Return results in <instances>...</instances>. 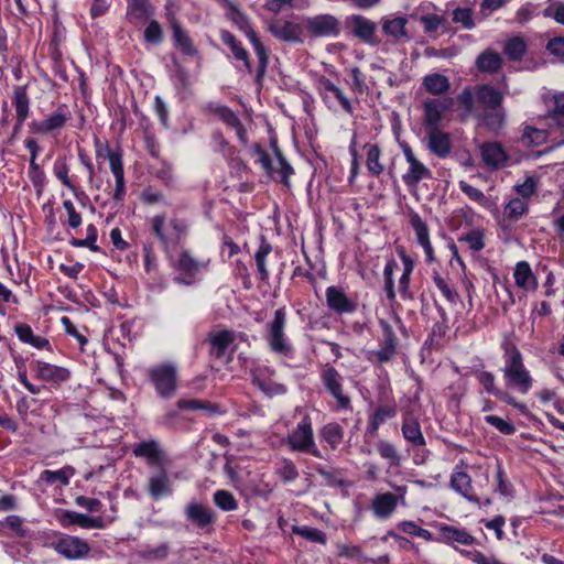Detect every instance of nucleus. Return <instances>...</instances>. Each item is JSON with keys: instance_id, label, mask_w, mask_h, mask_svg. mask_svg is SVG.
Listing matches in <instances>:
<instances>
[{"instance_id": "nucleus-5", "label": "nucleus", "mask_w": 564, "mask_h": 564, "mask_svg": "<svg viewBox=\"0 0 564 564\" xmlns=\"http://www.w3.org/2000/svg\"><path fill=\"white\" fill-rule=\"evenodd\" d=\"M288 313L285 306L274 311L273 318L267 324L265 340L271 352L286 359L295 357V347L286 335Z\"/></svg>"}, {"instance_id": "nucleus-45", "label": "nucleus", "mask_w": 564, "mask_h": 564, "mask_svg": "<svg viewBox=\"0 0 564 564\" xmlns=\"http://www.w3.org/2000/svg\"><path fill=\"white\" fill-rule=\"evenodd\" d=\"M475 65L480 73L496 74L502 68V58L497 52L487 48L477 56Z\"/></svg>"}, {"instance_id": "nucleus-25", "label": "nucleus", "mask_w": 564, "mask_h": 564, "mask_svg": "<svg viewBox=\"0 0 564 564\" xmlns=\"http://www.w3.org/2000/svg\"><path fill=\"white\" fill-rule=\"evenodd\" d=\"M29 369L35 378L47 382L61 383L69 378V371L66 368L37 359L29 360Z\"/></svg>"}, {"instance_id": "nucleus-8", "label": "nucleus", "mask_w": 564, "mask_h": 564, "mask_svg": "<svg viewBox=\"0 0 564 564\" xmlns=\"http://www.w3.org/2000/svg\"><path fill=\"white\" fill-rule=\"evenodd\" d=\"M291 451L310 454L316 458H324L314 440L312 419L308 414L302 416L297 425L286 437Z\"/></svg>"}, {"instance_id": "nucleus-1", "label": "nucleus", "mask_w": 564, "mask_h": 564, "mask_svg": "<svg viewBox=\"0 0 564 564\" xmlns=\"http://www.w3.org/2000/svg\"><path fill=\"white\" fill-rule=\"evenodd\" d=\"M220 6L228 20L232 22L248 39L257 56L254 84L262 88L267 69L270 63V50L264 45L258 32L251 26L248 15L231 0H220Z\"/></svg>"}, {"instance_id": "nucleus-16", "label": "nucleus", "mask_w": 564, "mask_h": 564, "mask_svg": "<svg viewBox=\"0 0 564 564\" xmlns=\"http://www.w3.org/2000/svg\"><path fill=\"white\" fill-rule=\"evenodd\" d=\"M345 28L360 42L377 45V23L361 14H351L345 19Z\"/></svg>"}, {"instance_id": "nucleus-44", "label": "nucleus", "mask_w": 564, "mask_h": 564, "mask_svg": "<svg viewBox=\"0 0 564 564\" xmlns=\"http://www.w3.org/2000/svg\"><path fill=\"white\" fill-rule=\"evenodd\" d=\"M93 142L97 162L107 159L109 161L110 169H112V163L115 161L123 163V151L121 148L112 150L109 145L108 140H101L98 135H94Z\"/></svg>"}, {"instance_id": "nucleus-50", "label": "nucleus", "mask_w": 564, "mask_h": 564, "mask_svg": "<svg viewBox=\"0 0 564 564\" xmlns=\"http://www.w3.org/2000/svg\"><path fill=\"white\" fill-rule=\"evenodd\" d=\"M127 14L131 21L143 23L153 14L149 0H128Z\"/></svg>"}, {"instance_id": "nucleus-40", "label": "nucleus", "mask_w": 564, "mask_h": 564, "mask_svg": "<svg viewBox=\"0 0 564 564\" xmlns=\"http://www.w3.org/2000/svg\"><path fill=\"white\" fill-rule=\"evenodd\" d=\"M133 455L135 457H143L150 466H162L163 455L162 449L156 441H142L133 447Z\"/></svg>"}, {"instance_id": "nucleus-24", "label": "nucleus", "mask_w": 564, "mask_h": 564, "mask_svg": "<svg viewBox=\"0 0 564 564\" xmlns=\"http://www.w3.org/2000/svg\"><path fill=\"white\" fill-rule=\"evenodd\" d=\"M479 150L484 164L491 170H500L510 161L509 153L498 141L484 142Z\"/></svg>"}, {"instance_id": "nucleus-19", "label": "nucleus", "mask_w": 564, "mask_h": 564, "mask_svg": "<svg viewBox=\"0 0 564 564\" xmlns=\"http://www.w3.org/2000/svg\"><path fill=\"white\" fill-rule=\"evenodd\" d=\"M403 153L409 169L402 175V181L408 188H415L421 181L432 177L431 170L415 158L410 145H403Z\"/></svg>"}, {"instance_id": "nucleus-63", "label": "nucleus", "mask_w": 564, "mask_h": 564, "mask_svg": "<svg viewBox=\"0 0 564 564\" xmlns=\"http://www.w3.org/2000/svg\"><path fill=\"white\" fill-rule=\"evenodd\" d=\"M213 501L221 511L225 512L238 509V500L230 491L225 489L216 490L213 495Z\"/></svg>"}, {"instance_id": "nucleus-10", "label": "nucleus", "mask_w": 564, "mask_h": 564, "mask_svg": "<svg viewBox=\"0 0 564 564\" xmlns=\"http://www.w3.org/2000/svg\"><path fill=\"white\" fill-rule=\"evenodd\" d=\"M484 367V364L481 362L479 367L471 368V375L477 379L478 383L481 386L484 391L488 393L489 395L495 397L500 402L512 406L517 411H519L523 415L529 414V409L527 404L519 402L512 394H510L508 391L499 388L497 386V379L496 376L491 371L481 370L480 368Z\"/></svg>"}, {"instance_id": "nucleus-2", "label": "nucleus", "mask_w": 564, "mask_h": 564, "mask_svg": "<svg viewBox=\"0 0 564 564\" xmlns=\"http://www.w3.org/2000/svg\"><path fill=\"white\" fill-rule=\"evenodd\" d=\"M149 232L159 242L166 257L171 258L185 240L188 234V223L185 219L173 217L166 224V216L161 213L149 219Z\"/></svg>"}, {"instance_id": "nucleus-58", "label": "nucleus", "mask_w": 564, "mask_h": 564, "mask_svg": "<svg viewBox=\"0 0 564 564\" xmlns=\"http://www.w3.org/2000/svg\"><path fill=\"white\" fill-rule=\"evenodd\" d=\"M315 471L323 478L325 485L330 488H344L346 487V481L341 477V473L339 469L333 467H326L322 465H316L314 467Z\"/></svg>"}, {"instance_id": "nucleus-61", "label": "nucleus", "mask_w": 564, "mask_h": 564, "mask_svg": "<svg viewBox=\"0 0 564 564\" xmlns=\"http://www.w3.org/2000/svg\"><path fill=\"white\" fill-rule=\"evenodd\" d=\"M249 153L251 156H256V164H259L267 175L273 177V165L272 160L265 149L258 142L253 143L249 148Z\"/></svg>"}, {"instance_id": "nucleus-14", "label": "nucleus", "mask_w": 564, "mask_h": 564, "mask_svg": "<svg viewBox=\"0 0 564 564\" xmlns=\"http://www.w3.org/2000/svg\"><path fill=\"white\" fill-rule=\"evenodd\" d=\"M209 261H202L195 259L189 250H182L177 260L174 263V269L180 273L175 281L186 285H191L196 281V278L208 268Z\"/></svg>"}, {"instance_id": "nucleus-13", "label": "nucleus", "mask_w": 564, "mask_h": 564, "mask_svg": "<svg viewBox=\"0 0 564 564\" xmlns=\"http://www.w3.org/2000/svg\"><path fill=\"white\" fill-rule=\"evenodd\" d=\"M203 111L206 113L214 115L219 121H221L227 128L235 130L236 135L239 142L247 147L248 144V132L242 123L239 116L226 105H220L218 102H207L203 107Z\"/></svg>"}, {"instance_id": "nucleus-31", "label": "nucleus", "mask_w": 564, "mask_h": 564, "mask_svg": "<svg viewBox=\"0 0 564 564\" xmlns=\"http://www.w3.org/2000/svg\"><path fill=\"white\" fill-rule=\"evenodd\" d=\"M427 148L440 159H446L453 149L451 134L441 129L426 131Z\"/></svg>"}, {"instance_id": "nucleus-64", "label": "nucleus", "mask_w": 564, "mask_h": 564, "mask_svg": "<svg viewBox=\"0 0 564 564\" xmlns=\"http://www.w3.org/2000/svg\"><path fill=\"white\" fill-rule=\"evenodd\" d=\"M459 242H465L474 252H479L485 248V234L480 229H471L458 237Z\"/></svg>"}, {"instance_id": "nucleus-9", "label": "nucleus", "mask_w": 564, "mask_h": 564, "mask_svg": "<svg viewBox=\"0 0 564 564\" xmlns=\"http://www.w3.org/2000/svg\"><path fill=\"white\" fill-rule=\"evenodd\" d=\"M55 536L51 542H46L45 546L53 549L62 557L76 561L86 558L91 547L89 543L76 535H69L61 532H51Z\"/></svg>"}, {"instance_id": "nucleus-37", "label": "nucleus", "mask_w": 564, "mask_h": 564, "mask_svg": "<svg viewBox=\"0 0 564 564\" xmlns=\"http://www.w3.org/2000/svg\"><path fill=\"white\" fill-rule=\"evenodd\" d=\"M345 430L338 422H328L318 430V437L326 448L336 451L343 443Z\"/></svg>"}, {"instance_id": "nucleus-12", "label": "nucleus", "mask_w": 564, "mask_h": 564, "mask_svg": "<svg viewBox=\"0 0 564 564\" xmlns=\"http://www.w3.org/2000/svg\"><path fill=\"white\" fill-rule=\"evenodd\" d=\"M304 29L314 39H335L341 33V23L335 15L323 13L304 19Z\"/></svg>"}, {"instance_id": "nucleus-34", "label": "nucleus", "mask_w": 564, "mask_h": 564, "mask_svg": "<svg viewBox=\"0 0 564 564\" xmlns=\"http://www.w3.org/2000/svg\"><path fill=\"white\" fill-rule=\"evenodd\" d=\"M401 432L403 438L410 444L413 451L420 449L426 445L421 424L416 417L411 415L403 416Z\"/></svg>"}, {"instance_id": "nucleus-54", "label": "nucleus", "mask_w": 564, "mask_h": 564, "mask_svg": "<svg viewBox=\"0 0 564 564\" xmlns=\"http://www.w3.org/2000/svg\"><path fill=\"white\" fill-rule=\"evenodd\" d=\"M10 530V535L18 539H33L34 532L24 524V519L18 514H10L6 517L3 522H0Z\"/></svg>"}, {"instance_id": "nucleus-27", "label": "nucleus", "mask_w": 564, "mask_h": 564, "mask_svg": "<svg viewBox=\"0 0 564 564\" xmlns=\"http://www.w3.org/2000/svg\"><path fill=\"white\" fill-rule=\"evenodd\" d=\"M397 413L398 408L394 402L379 404L368 417L365 437L376 438L378 436L379 427L387 421L394 419Z\"/></svg>"}, {"instance_id": "nucleus-4", "label": "nucleus", "mask_w": 564, "mask_h": 564, "mask_svg": "<svg viewBox=\"0 0 564 564\" xmlns=\"http://www.w3.org/2000/svg\"><path fill=\"white\" fill-rule=\"evenodd\" d=\"M501 368L506 387L527 394L534 383L530 370L525 367L522 352L514 345L507 346L503 351Z\"/></svg>"}, {"instance_id": "nucleus-46", "label": "nucleus", "mask_w": 564, "mask_h": 564, "mask_svg": "<svg viewBox=\"0 0 564 564\" xmlns=\"http://www.w3.org/2000/svg\"><path fill=\"white\" fill-rule=\"evenodd\" d=\"M270 145L279 165V169H273V175L278 174L279 182L282 183L284 186H290V178L294 174V169L285 159L275 139L270 140Z\"/></svg>"}, {"instance_id": "nucleus-20", "label": "nucleus", "mask_w": 564, "mask_h": 564, "mask_svg": "<svg viewBox=\"0 0 564 564\" xmlns=\"http://www.w3.org/2000/svg\"><path fill=\"white\" fill-rule=\"evenodd\" d=\"M54 518L63 528L78 525L83 529H102L105 527L101 517H89L67 509H56L54 511Z\"/></svg>"}, {"instance_id": "nucleus-53", "label": "nucleus", "mask_w": 564, "mask_h": 564, "mask_svg": "<svg viewBox=\"0 0 564 564\" xmlns=\"http://www.w3.org/2000/svg\"><path fill=\"white\" fill-rule=\"evenodd\" d=\"M528 52V44L522 36L509 37L503 45V54L511 62L521 61Z\"/></svg>"}, {"instance_id": "nucleus-30", "label": "nucleus", "mask_w": 564, "mask_h": 564, "mask_svg": "<svg viewBox=\"0 0 564 564\" xmlns=\"http://www.w3.org/2000/svg\"><path fill=\"white\" fill-rule=\"evenodd\" d=\"M398 505L399 497L394 492H380L372 498L371 510L377 519L387 520L395 512Z\"/></svg>"}, {"instance_id": "nucleus-39", "label": "nucleus", "mask_w": 564, "mask_h": 564, "mask_svg": "<svg viewBox=\"0 0 564 564\" xmlns=\"http://www.w3.org/2000/svg\"><path fill=\"white\" fill-rule=\"evenodd\" d=\"M479 124L486 130L498 133L506 126L507 112L506 109L496 108L487 109L477 116Z\"/></svg>"}, {"instance_id": "nucleus-62", "label": "nucleus", "mask_w": 564, "mask_h": 564, "mask_svg": "<svg viewBox=\"0 0 564 564\" xmlns=\"http://www.w3.org/2000/svg\"><path fill=\"white\" fill-rule=\"evenodd\" d=\"M98 230L94 224H89L86 228V238H73L69 243L76 248H88L90 251L98 252L100 248L96 245Z\"/></svg>"}, {"instance_id": "nucleus-22", "label": "nucleus", "mask_w": 564, "mask_h": 564, "mask_svg": "<svg viewBox=\"0 0 564 564\" xmlns=\"http://www.w3.org/2000/svg\"><path fill=\"white\" fill-rule=\"evenodd\" d=\"M325 299L328 310L337 315H347L357 312L358 303L348 297L340 286H328L325 291Z\"/></svg>"}, {"instance_id": "nucleus-28", "label": "nucleus", "mask_w": 564, "mask_h": 564, "mask_svg": "<svg viewBox=\"0 0 564 564\" xmlns=\"http://www.w3.org/2000/svg\"><path fill=\"white\" fill-rule=\"evenodd\" d=\"M208 341L210 346L209 355L213 358L221 360L228 355L227 361L232 359V350L229 351V348L235 341V336L231 330L223 329L216 333H210Z\"/></svg>"}, {"instance_id": "nucleus-52", "label": "nucleus", "mask_w": 564, "mask_h": 564, "mask_svg": "<svg viewBox=\"0 0 564 564\" xmlns=\"http://www.w3.org/2000/svg\"><path fill=\"white\" fill-rule=\"evenodd\" d=\"M110 171L115 177V188L111 194V198L115 200L116 204L122 205L127 194L124 165L123 163L115 161L112 163V169H110Z\"/></svg>"}, {"instance_id": "nucleus-59", "label": "nucleus", "mask_w": 564, "mask_h": 564, "mask_svg": "<svg viewBox=\"0 0 564 564\" xmlns=\"http://www.w3.org/2000/svg\"><path fill=\"white\" fill-rule=\"evenodd\" d=\"M210 148L215 153L221 154L223 158H226L228 153H234L236 149L225 137L224 132L220 129H215L210 133Z\"/></svg>"}, {"instance_id": "nucleus-17", "label": "nucleus", "mask_w": 564, "mask_h": 564, "mask_svg": "<svg viewBox=\"0 0 564 564\" xmlns=\"http://www.w3.org/2000/svg\"><path fill=\"white\" fill-rule=\"evenodd\" d=\"M169 25L172 31V40L174 47L180 51L183 56L186 57H198L199 51L194 44L193 39L188 32L183 28L180 20L175 14L170 13L167 15Z\"/></svg>"}, {"instance_id": "nucleus-43", "label": "nucleus", "mask_w": 564, "mask_h": 564, "mask_svg": "<svg viewBox=\"0 0 564 564\" xmlns=\"http://www.w3.org/2000/svg\"><path fill=\"white\" fill-rule=\"evenodd\" d=\"M11 104L15 110L17 119H28L31 112V99L28 94V85L13 87Z\"/></svg>"}, {"instance_id": "nucleus-57", "label": "nucleus", "mask_w": 564, "mask_h": 564, "mask_svg": "<svg viewBox=\"0 0 564 564\" xmlns=\"http://www.w3.org/2000/svg\"><path fill=\"white\" fill-rule=\"evenodd\" d=\"M529 213V204L520 197L511 198L503 208L506 219L517 223Z\"/></svg>"}, {"instance_id": "nucleus-21", "label": "nucleus", "mask_w": 564, "mask_h": 564, "mask_svg": "<svg viewBox=\"0 0 564 564\" xmlns=\"http://www.w3.org/2000/svg\"><path fill=\"white\" fill-rule=\"evenodd\" d=\"M452 104L451 98L445 99H426L422 104L423 108V126L426 131L440 129L445 112Z\"/></svg>"}, {"instance_id": "nucleus-51", "label": "nucleus", "mask_w": 564, "mask_h": 564, "mask_svg": "<svg viewBox=\"0 0 564 564\" xmlns=\"http://www.w3.org/2000/svg\"><path fill=\"white\" fill-rule=\"evenodd\" d=\"M432 280L437 288V290L442 293V295L446 299V301L455 306L459 302L460 297L456 289L453 286L448 278H444L437 270L432 271Z\"/></svg>"}, {"instance_id": "nucleus-49", "label": "nucleus", "mask_w": 564, "mask_h": 564, "mask_svg": "<svg viewBox=\"0 0 564 564\" xmlns=\"http://www.w3.org/2000/svg\"><path fill=\"white\" fill-rule=\"evenodd\" d=\"M364 149L367 150L366 166L369 175L372 177H379L384 171V166L380 162L382 154L380 147L377 143H366Z\"/></svg>"}, {"instance_id": "nucleus-33", "label": "nucleus", "mask_w": 564, "mask_h": 564, "mask_svg": "<svg viewBox=\"0 0 564 564\" xmlns=\"http://www.w3.org/2000/svg\"><path fill=\"white\" fill-rule=\"evenodd\" d=\"M148 492L154 500H160L172 495L173 485L163 466H161L159 470L149 478Z\"/></svg>"}, {"instance_id": "nucleus-55", "label": "nucleus", "mask_w": 564, "mask_h": 564, "mask_svg": "<svg viewBox=\"0 0 564 564\" xmlns=\"http://www.w3.org/2000/svg\"><path fill=\"white\" fill-rule=\"evenodd\" d=\"M53 173L55 177L61 181V183L66 186L69 191L73 192L76 198H79V195H83L85 198H87V194L79 189L77 186L74 185L72 178L69 177V166L64 160L57 159L54 162L53 165Z\"/></svg>"}, {"instance_id": "nucleus-15", "label": "nucleus", "mask_w": 564, "mask_h": 564, "mask_svg": "<svg viewBox=\"0 0 564 564\" xmlns=\"http://www.w3.org/2000/svg\"><path fill=\"white\" fill-rule=\"evenodd\" d=\"M318 84L321 87L319 95L328 109H333L338 105L344 112L348 115L354 113L355 108L352 102L341 88L324 76L321 77Z\"/></svg>"}, {"instance_id": "nucleus-38", "label": "nucleus", "mask_w": 564, "mask_h": 564, "mask_svg": "<svg viewBox=\"0 0 564 564\" xmlns=\"http://www.w3.org/2000/svg\"><path fill=\"white\" fill-rule=\"evenodd\" d=\"M272 245L268 241L264 235H260L259 237V247L254 252V262L257 267V272L259 280L261 282H268L270 278V273L268 270V257L272 252Z\"/></svg>"}, {"instance_id": "nucleus-60", "label": "nucleus", "mask_w": 564, "mask_h": 564, "mask_svg": "<svg viewBox=\"0 0 564 564\" xmlns=\"http://www.w3.org/2000/svg\"><path fill=\"white\" fill-rule=\"evenodd\" d=\"M292 532L295 535L302 536L303 539H305L310 542H314V543H318V544H323V545H325L327 542L326 533L317 528H312L308 525H293Z\"/></svg>"}, {"instance_id": "nucleus-7", "label": "nucleus", "mask_w": 564, "mask_h": 564, "mask_svg": "<svg viewBox=\"0 0 564 564\" xmlns=\"http://www.w3.org/2000/svg\"><path fill=\"white\" fill-rule=\"evenodd\" d=\"M178 367L173 361H162L148 368L147 380L153 387L158 398L170 400L178 389Z\"/></svg>"}, {"instance_id": "nucleus-32", "label": "nucleus", "mask_w": 564, "mask_h": 564, "mask_svg": "<svg viewBox=\"0 0 564 564\" xmlns=\"http://www.w3.org/2000/svg\"><path fill=\"white\" fill-rule=\"evenodd\" d=\"M475 97L484 110L503 107V93L490 84H479L475 86Z\"/></svg>"}, {"instance_id": "nucleus-29", "label": "nucleus", "mask_w": 564, "mask_h": 564, "mask_svg": "<svg viewBox=\"0 0 564 564\" xmlns=\"http://www.w3.org/2000/svg\"><path fill=\"white\" fill-rule=\"evenodd\" d=\"M449 487L469 502L479 503V497L473 486L471 477L462 466H455L451 475Z\"/></svg>"}, {"instance_id": "nucleus-56", "label": "nucleus", "mask_w": 564, "mask_h": 564, "mask_svg": "<svg viewBox=\"0 0 564 564\" xmlns=\"http://www.w3.org/2000/svg\"><path fill=\"white\" fill-rule=\"evenodd\" d=\"M176 406L181 411H206L209 414H220V409L217 403H212L209 401L205 400H198V399H178L176 402Z\"/></svg>"}, {"instance_id": "nucleus-26", "label": "nucleus", "mask_w": 564, "mask_h": 564, "mask_svg": "<svg viewBox=\"0 0 564 564\" xmlns=\"http://www.w3.org/2000/svg\"><path fill=\"white\" fill-rule=\"evenodd\" d=\"M219 39L221 43L229 48L232 58L236 62H240L243 65L245 69L254 77L256 68H253L250 59V54L248 50L243 46L242 42L238 40L236 35L228 30H220Z\"/></svg>"}, {"instance_id": "nucleus-3", "label": "nucleus", "mask_w": 564, "mask_h": 564, "mask_svg": "<svg viewBox=\"0 0 564 564\" xmlns=\"http://www.w3.org/2000/svg\"><path fill=\"white\" fill-rule=\"evenodd\" d=\"M390 316L393 324L384 318H379L378 321L381 330V335L378 338V348L370 350L367 356V360L372 365L388 364L398 355L400 345L394 326L403 337H409V330L401 316L394 311L391 312Z\"/></svg>"}, {"instance_id": "nucleus-47", "label": "nucleus", "mask_w": 564, "mask_h": 564, "mask_svg": "<svg viewBox=\"0 0 564 564\" xmlns=\"http://www.w3.org/2000/svg\"><path fill=\"white\" fill-rule=\"evenodd\" d=\"M440 532L442 541L448 544L458 543L462 545H473L476 543V539L465 529L443 524L440 529Z\"/></svg>"}, {"instance_id": "nucleus-48", "label": "nucleus", "mask_w": 564, "mask_h": 564, "mask_svg": "<svg viewBox=\"0 0 564 564\" xmlns=\"http://www.w3.org/2000/svg\"><path fill=\"white\" fill-rule=\"evenodd\" d=\"M424 89L434 96L444 95L451 89L449 79L438 73L427 74L422 79Z\"/></svg>"}, {"instance_id": "nucleus-6", "label": "nucleus", "mask_w": 564, "mask_h": 564, "mask_svg": "<svg viewBox=\"0 0 564 564\" xmlns=\"http://www.w3.org/2000/svg\"><path fill=\"white\" fill-rule=\"evenodd\" d=\"M319 379L325 392L334 401L332 405L334 412L354 411L351 395L344 387V377L334 366L324 365L319 370Z\"/></svg>"}, {"instance_id": "nucleus-23", "label": "nucleus", "mask_w": 564, "mask_h": 564, "mask_svg": "<svg viewBox=\"0 0 564 564\" xmlns=\"http://www.w3.org/2000/svg\"><path fill=\"white\" fill-rule=\"evenodd\" d=\"M408 23L405 15L389 14L381 18V32L393 43H404L410 40Z\"/></svg>"}, {"instance_id": "nucleus-36", "label": "nucleus", "mask_w": 564, "mask_h": 564, "mask_svg": "<svg viewBox=\"0 0 564 564\" xmlns=\"http://www.w3.org/2000/svg\"><path fill=\"white\" fill-rule=\"evenodd\" d=\"M14 333L21 343L28 344L37 350H47L53 352V347L50 340L43 336L35 335L29 324L17 323L14 325Z\"/></svg>"}, {"instance_id": "nucleus-35", "label": "nucleus", "mask_w": 564, "mask_h": 564, "mask_svg": "<svg viewBox=\"0 0 564 564\" xmlns=\"http://www.w3.org/2000/svg\"><path fill=\"white\" fill-rule=\"evenodd\" d=\"M269 30L280 41L294 44H302L304 42L303 28L299 23L285 21L270 25Z\"/></svg>"}, {"instance_id": "nucleus-42", "label": "nucleus", "mask_w": 564, "mask_h": 564, "mask_svg": "<svg viewBox=\"0 0 564 564\" xmlns=\"http://www.w3.org/2000/svg\"><path fill=\"white\" fill-rule=\"evenodd\" d=\"M185 512L187 519L196 524L199 529H204L216 521L215 512L199 503L193 502L187 505Z\"/></svg>"}, {"instance_id": "nucleus-11", "label": "nucleus", "mask_w": 564, "mask_h": 564, "mask_svg": "<svg viewBox=\"0 0 564 564\" xmlns=\"http://www.w3.org/2000/svg\"><path fill=\"white\" fill-rule=\"evenodd\" d=\"M72 118L70 110L66 104H59L57 108L43 120H33L29 123L31 133L51 134L56 137Z\"/></svg>"}, {"instance_id": "nucleus-18", "label": "nucleus", "mask_w": 564, "mask_h": 564, "mask_svg": "<svg viewBox=\"0 0 564 564\" xmlns=\"http://www.w3.org/2000/svg\"><path fill=\"white\" fill-rule=\"evenodd\" d=\"M275 373V369L271 367H258L251 371L252 383L270 398L283 395L288 392V387L284 383L275 382L271 379Z\"/></svg>"}, {"instance_id": "nucleus-41", "label": "nucleus", "mask_w": 564, "mask_h": 564, "mask_svg": "<svg viewBox=\"0 0 564 564\" xmlns=\"http://www.w3.org/2000/svg\"><path fill=\"white\" fill-rule=\"evenodd\" d=\"M513 278L516 285L524 291H535L538 289V279L528 261H519L516 264Z\"/></svg>"}]
</instances>
